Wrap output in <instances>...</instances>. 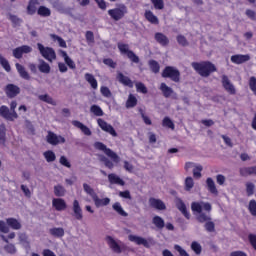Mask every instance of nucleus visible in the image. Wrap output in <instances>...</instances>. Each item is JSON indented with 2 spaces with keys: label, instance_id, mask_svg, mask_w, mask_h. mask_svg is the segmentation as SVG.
<instances>
[{
  "label": "nucleus",
  "instance_id": "nucleus-64",
  "mask_svg": "<svg viewBox=\"0 0 256 256\" xmlns=\"http://www.w3.org/2000/svg\"><path fill=\"white\" fill-rule=\"evenodd\" d=\"M249 241H250L252 247L256 250V235L250 234Z\"/></svg>",
  "mask_w": 256,
  "mask_h": 256
},
{
  "label": "nucleus",
  "instance_id": "nucleus-14",
  "mask_svg": "<svg viewBox=\"0 0 256 256\" xmlns=\"http://www.w3.org/2000/svg\"><path fill=\"white\" fill-rule=\"evenodd\" d=\"M222 85L227 93H229L230 95H235V86L233 85V83H231V80H229L227 76H222Z\"/></svg>",
  "mask_w": 256,
  "mask_h": 256
},
{
  "label": "nucleus",
  "instance_id": "nucleus-2",
  "mask_svg": "<svg viewBox=\"0 0 256 256\" xmlns=\"http://www.w3.org/2000/svg\"><path fill=\"white\" fill-rule=\"evenodd\" d=\"M192 67L199 73V75H201V77H209L211 73L217 71V68H215V65L211 62H193Z\"/></svg>",
  "mask_w": 256,
  "mask_h": 256
},
{
  "label": "nucleus",
  "instance_id": "nucleus-45",
  "mask_svg": "<svg viewBox=\"0 0 256 256\" xmlns=\"http://www.w3.org/2000/svg\"><path fill=\"white\" fill-rule=\"evenodd\" d=\"M54 194L56 195V197H64L65 196V188L61 185L55 186Z\"/></svg>",
  "mask_w": 256,
  "mask_h": 256
},
{
  "label": "nucleus",
  "instance_id": "nucleus-63",
  "mask_svg": "<svg viewBox=\"0 0 256 256\" xmlns=\"http://www.w3.org/2000/svg\"><path fill=\"white\" fill-rule=\"evenodd\" d=\"M175 251L179 252L180 256H189V253H187V251H185V249H183L181 246L179 245H175L174 246Z\"/></svg>",
  "mask_w": 256,
  "mask_h": 256
},
{
  "label": "nucleus",
  "instance_id": "nucleus-16",
  "mask_svg": "<svg viewBox=\"0 0 256 256\" xmlns=\"http://www.w3.org/2000/svg\"><path fill=\"white\" fill-rule=\"evenodd\" d=\"M52 207H54L56 211H65L67 209V202L62 198H54L52 200Z\"/></svg>",
  "mask_w": 256,
  "mask_h": 256
},
{
  "label": "nucleus",
  "instance_id": "nucleus-36",
  "mask_svg": "<svg viewBox=\"0 0 256 256\" xmlns=\"http://www.w3.org/2000/svg\"><path fill=\"white\" fill-rule=\"evenodd\" d=\"M137 105V97L135 95L130 94L127 101H126V107L127 109H131Z\"/></svg>",
  "mask_w": 256,
  "mask_h": 256
},
{
  "label": "nucleus",
  "instance_id": "nucleus-51",
  "mask_svg": "<svg viewBox=\"0 0 256 256\" xmlns=\"http://www.w3.org/2000/svg\"><path fill=\"white\" fill-rule=\"evenodd\" d=\"M19 241L23 247H29V238L27 237V234H20Z\"/></svg>",
  "mask_w": 256,
  "mask_h": 256
},
{
  "label": "nucleus",
  "instance_id": "nucleus-61",
  "mask_svg": "<svg viewBox=\"0 0 256 256\" xmlns=\"http://www.w3.org/2000/svg\"><path fill=\"white\" fill-rule=\"evenodd\" d=\"M60 163L64 166L67 167L68 169L71 168V162H69V159L65 156L60 157Z\"/></svg>",
  "mask_w": 256,
  "mask_h": 256
},
{
  "label": "nucleus",
  "instance_id": "nucleus-3",
  "mask_svg": "<svg viewBox=\"0 0 256 256\" xmlns=\"http://www.w3.org/2000/svg\"><path fill=\"white\" fill-rule=\"evenodd\" d=\"M108 15L113 21H121L127 15V6L120 4L118 7L108 10Z\"/></svg>",
  "mask_w": 256,
  "mask_h": 256
},
{
  "label": "nucleus",
  "instance_id": "nucleus-47",
  "mask_svg": "<svg viewBox=\"0 0 256 256\" xmlns=\"http://www.w3.org/2000/svg\"><path fill=\"white\" fill-rule=\"evenodd\" d=\"M191 249L192 251H194V253L196 255H201V251L203 250V248L201 247V244H199V242H192L191 244Z\"/></svg>",
  "mask_w": 256,
  "mask_h": 256
},
{
  "label": "nucleus",
  "instance_id": "nucleus-8",
  "mask_svg": "<svg viewBox=\"0 0 256 256\" xmlns=\"http://www.w3.org/2000/svg\"><path fill=\"white\" fill-rule=\"evenodd\" d=\"M129 241L135 243L136 245H143V247H151V238L145 239L141 236L130 234L128 236Z\"/></svg>",
  "mask_w": 256,
  "mask_h": 256
},
{
  "label": "nucleus",
  "instance_id": "nucleus-55",
  "mask_svg": "<svg viewBox=\"0 0 256 256\" xmlns=\"http://www.w3.org/2000/svg\"><path fill=\"white\" fill-rule=\"evenodd\" d=\"M248 209H249V212L251 213V215L256 217V201L255 200H251L249 202Z\"/></svg>",
  "mask_w": 256,
  "mask_h": 256
},
{
  "label": "nucleus",
  "instance_id": "nucleus-56",
  "mask_svg": "<svg viewBox=\"0 0 256 256\" xmlns=\"http://www.w3.org/2000/svg\"><path fill=\"white\" fill-rule=\"evenodd\" d=\"M136 91H138V93H143L145 95L147 93V87H145V84L137 82Z\"/></svg>",
  "mask_w": 256,
  "mask_h": 256
},
{
  "label": "nucleus",
  "instance_id": "nucleus-22",
  "mask_svg": "<svg viewBox=\"0 0 256 256\" xmlns=\"http://www.w3.org/2000/svg\"><path fill=\"white\" fill-rule=\"evenodd\" d=\"M149 204L154 208L158 209L159 211L165 210L166 206L165 203L159 199L156 198H150L149 199Z\"/></svg>",
  "mask_w": 256,
  "mask_h": 256
},
{
  "label": "nucleus",
  "instance_id": "nucleus-23",
  "mask_svg": "<svg viewBox=\"0 0 256 256\" xmlns=\"http://www.w3.org/2000/svg\"><path fill=\"white\" fill-rule=\"evenodd\" d=\"M6 95L8 97H16V95H19V87L13 85V84H9L6 87Z\"/></svg>",
  "mask_w": 256,
  "mask_h": 256
},
{
  "label": "nucleus",
  "instance_id": "nucleus-24",
  "mask_svg": "<svg viewBox=\"0 0 256 256\" xmlns=\"http://www.w3.org/2000/svg\"><path fill=\"white\" fill-rule=\"evenodd\" d=\"M207 189L212 195H219V191L217 190V186H215V181L211 178H207L206 180Z\"/></svg>",
  "mask_w": 256,
  "mask_h": 256
},
{
  "label": "nucleus",
  "instance_id": "nucleus-35",
  "mask_svg": "<svg viewBox=\"0 0 256 256\" xmlns=\"http://www.w3.org/2000/svg\"><path fill=\"white\" fill-rule=\"evenodd\" d=\"M16 69H17L20 77H22V79H27V80L30 79L29 73H27V71H25V68L23 66H21V64L17 63Z\"/></svg>",
  "mask_w": 256,
  "mask_h": 256
},
{
  "label": "nucleus",
  "instance_id": "nucleus-34",
  "mask_svg": "<svg viewBox=\"0 0 256 256\" xmlns=\"http://www.w3.org/2000/svg\"><path fill=\"white\" fill-rule=\"evenodd\" d=\"M160 90L162 91L164 97H171L173 95V89H171L167 84L162 83L160 85Z\"/></svg>",
  "mask_w": 256,
  "mask_h": 256
},
{
  "label": "nucleus",
  "instance_id": "nucleus-37",
  "mask_svg": "<svg viewBox=\"0 0 256 256\" xmlns=\"http://www.w3.org/2000/svg\"><path fill=\"white\" fill-rule=\"evenodd\" d=\"M37 13L40 17H49L51 15V10L45 6H40Z\"/></svg>",
  "mask_w": 256,
  "mask_h": 256
},
{
  "label": "nucleus",
  "instance_id": "nucleus-42",
  "mask_svg": "<svg viewBox=\"0 0 256 256\" xmlns=\"http://www.w3.org/2000/svg\"><path fill=\"white\" fill-rule=\"evenodd\" d=\"M201 171H203V166L201 164H196L193 168V176L196 179H201Z\"/></svg>",
  "mask_w": 256,
  "mask_h": 256
},
{
  "label": "nucleus",
  "instance_id": "nucleus-48",
  "mask_svg": "<svg viewBox=\"0 0 256 256\" xmlns=\"http://www.w3.org/2000/svg\"><path fill=\"white\" fill-rule=\"evenodd\" d=\"M184 185H185V191H190L193 187H195V182L191 177H187L185 179Z\"/></svg>",
  "mask_w": 256,
  "mask_h": 256
},
{
  "label": "nucleus",
  "instance_id": "nucleus-31",
  "mask_svg": "<svg viewBox=\"0 0 256 256\" xmlns=\"http://www.w3.org/2000/svg\"><path fill=\"white\" fill-rule=\"evenodd\" d=\"M60 53H61V55H62V57H63V59H64V61H65V63H66V65H68V67L70 68V69H75V62L69 57V55H67V52H65V51H60Z\"/></svg>",
  "mask_w": 256,
  "mask_h": 256
},
{
  "label": "nucleus",
  "instance_id": "nucleus-20",
  "mask_svg": "<svg viewBox=\"0 0 256 256\" xmlns=\"http://www.w3.org/2000/svg\"><path fill=\"white\" fill-rule=\"evenodd\" d=\"M108 180L111 185H120V187H123L125 185V181L119 177V175L115 173H111L108 175Z\"/></svg>",
  "mask_w": 256,
  "mask_h": 256
},
{
  "label": "nucleus",
  "instance_id": "nucleus-53",
  "mask_svg": "<svg viewBox=\"0 0 256 256\" xmlns=\"http://www.w3.org/2000/svg\"><path fill=\"white\" fill-rule=\"evenodd\" d=\"M246 193L248 196H251L255 193V184L248 182L246 183Z\"/></svg>",
  "mask_w": 256,
  "mask_h": 256
},
{
  "label": "nucleus",
  "instance_id": "nucleus-38",
  "mask_svg": "<svg viewBox=\"0 0 256 256\" xmlns=\"http://www.w3.org/2000/svg\"><path fill=\"white\" fill-rule=\"evenodd\" d=\"M39 99L40 101H44V103H48L49 105H57V102L47 94L40 95Z\"/></svg>",
  "mask_w": 256,
  "mask_h": 256
},
{
  "label": "nucleus",
  "instance_id": "nucleus-46",
  "mask_svg": "<svg viewBox=\"0 0 256 256\" xmlns=\"http://www.w3.org/2000/svg\"><path fill=\"white\" fill-rule=\"evenodd\" d=\"M51 39H53V41H57V43L59 44L60 47H63L64 49L67 47V42H65V40H63V38L52 34L51 35Z\"/></svg>",
  "mask_w": 256,
  "mask_h": 256
},
{
  "label": "nucleus",
  "instance_id": "nucleus-5",
  "mask_svg": "<svg viewBox=\"0 0 256 256\" xmlns=\"http://www.w3.org/2000/svg\"><path fill=\"white\" fill-rule=\"evenodd\" d=\"M37 47L42 57H44V59H47V61L51 62L57 59V55L55 54V50H53V48L45 47L41 43H38Z\"/></svg>",
  "mask_w": 256,
  "mask_h": 256
},
{
  "label": "nucleus",
  "instance_id": "nucleus-28",
  "mask_svg": "<svg viewBox=\"0 0 256 256\" xmlns=\"http://www.w3.org/2000/svg\"><path fill=\"white\" fill-rule=\"evenodd\" d=\"M38 69L41 73H51V66L44 60H39Z\"/></svg>",
  "mask_w": 256,
  "mask_h": 256
},
{
  "label": "nucleus",
  "instance_id": "nucleus-25",
  "mask_svg": "<svg viewBox=\"0 0 256 256\" xmlns=\"http://www.w3.org/2000/svg\"><path fill=\"white\" fill-rule=\"evenodd\" d=\"M145 19L149 21V23H152V25H159V18L153 14L150 10H147L145 12Z\"/></svg>",
  "mask_w": 256,
  "mask_h": 256
},
{
  "label": "nucleus",
  "instance_id": "nucleus-43",
  "mask_svg": "<svg viewBox=\"0 0 256 256\" xmlns=\"http://www.w3.org/2000/svg\"><path fill=\"white\" fill-rule=\"evenodd\" d=\"M90 111L96 115V117H103V110L98 105H92Z\"/></svg>",
  "mask_w": 256,
  "mask_h": 256
},
{
  "label": "nucleus",
  "instance_id": "nucleus-33",
  "mask_svg": "<svg viewBox=\"0 0 256 256\" xmlns=\"http://www.w3.org/2000/svg\"><path fill=\"white\" fill-rule=\"evenodd\" d=\"M85 80L91 85L92 89H97V79H95V76L92 74L86 73L85 74Z\"/></svg>",
  "mask_w": 256,
  "mask_h": 256
},
{
  "label": "nucleus",
  "instance_id": "nucleus-4",
  "mask_svg": "<svg viewBox=\"0 0 256 256\" xmlns=\"http://www.w3.org/2000/svg\"><path fill=\"white\" fill-rule=\"evenodd\" d=\"M95 149H98L99 151H103L107 157H110L112 159L113 163H119L121 161V158L117 155V153L113 152L111 149L107 148L105 144L101 142L94 143Z\"/></svg>",
  "mask_w": 256,
  "mask_h": 256
},
{
  "label": "nucleus",
  "instance_id": "nucleus-27",
  "mask_svg": "<svg viewBox=\"0 0 256 256\" xmlns=\"http://www.w3.org/2000/svg\"><path fill=\"white\" fill-rule=\"evenodd\" d=\"M6 223L8 227H11V229L19 230L21 229V222L15 218H8L6 219Z\"/></svg>",
  "mask_w": 256,
  "mask_h": 256
},
{
  "label": "nucleus",
  "instance_id": "nucleus-62",
  "mask_svg": "<svg viewBox=\"0 0 256 256\" xmlns=\"http://www.w3.org/2000/svg\"><path fill=\"white\" fill-rule=\"evenodd\" d=\"M0 231L1 233H9V226L3 220H0Z\"/></svg>",
  "mask_w": 256,
  "mask_h": 256
},
{
  "label": "nucleus",
  "instance_id": "nucleus-9",
  "mask_svg": "<svg viewBox=\"0 0 256 256\" xmlns=\"http://www.w3.org/2000/svg\"><path fill=\"white\" fill-rule=\"evenodd\" d=\"M97 123L99 127L102 129V131H105L106 133H109L112 137H117V132L115 131V128L111 126V124L105 122V120L99 118L97 120Z\"/></svg>",
  "mask_w": 256,
  "mask_h": 256
},
{
  "label": "nucleus",
  "instance_id": "nucleus-21",
  "mask_svg": "<svg viewBox=\"0 0 256 256\" xmlns=\"http://www.w3.org/2000/svg\"><path fill=\"white\" fill-rule=\"evenodd\" d=\"M92 199L94 201L95 207H97V208L107 207V205H109V203H111V199H109V198H99V196H97V194Z\"/></svg>",
  "mask_w": 256,
  "mask_h": 256
},
{
  "label": "nucleus",
  "instance_id": "nucleus-59",
  "mask_svg": "<svg viewBox=\"0 0 256 256\" xmlns=\"http://www.w3.org/2000/svg\"><path fill=\"white\" fill-rule=\"evenodd\" d=\"M100 93H102L103 97H111V90H109V88L106 86H102L100 88Z\"/></svg>",
  "mask_w": 256,
  "mask_h": 256
},
{
  "label": "nucleus",
  "instance_id": "nucleus-29",
  "mask_svg": "<svg viewBox=\"0 0 256 256\" xmlns=\"http://www.w3.org/2000/svg\"><path fill=\"white\" fill-rule=\"evenodd\" d=\"M117 79L123 85H126L127 87H133V82L131 81V79H129V77L123 75L122 73L118 74Z\"/></svg>",
  "mask_w": 256,
  "mask_h": 256
},
{
  "label": "nucleus",
  "instance_id": "nucleus-49",
  "mask_svg": "<svg viewBox=\"0 0 256 256\" xmlns=\"http://www.w3.org/2000/svg\"><path fill=\"white\" fill-rule=\"evenodd\" d=\"M149 67L153 73H159V70L161 69L159 66V63L155 60H150L149 61Z\"/></svg>",
  "mask_w": 256,
  "mask_h": 256
},
{
  "label": "nucleus",
  "instance_id": "nucleus-40",
  "mask_svg": "<svg viewBox=\"0 0 256 256\" xmlns=\"http://www.w3.org/2000/svg\"><path fill=\"white\" fill-rule=\"evenodd\" d=\"M153 224L158 228V229H163L165 227V221L163 218L159 216H155L153 218Z\"/></svg>",
  "mask_w": 256,
  "mask_h": 256
},
{
  "label": "nucleus",
  "instance_id": "nucleus-10",
  "mask_svg": "<svg viewBox=\"0 0 256 256\" xmlns=\"http://www.w3.org/2000/svg\"><path fill=\"white\" fill-rule=\"evenodd\" d=\"M0 115H1V117H4V119H7L8 121H15V119H17V117H19L17 115V112L9 111V107H7V106L0 107Z\"/></svg>",
  "mask_w": 256,
  "mask_h": 256
},
{
  "label": "nucleus",
  "instance_id": "nucleus-44",
  "mask_svg": "<svg viewBox=\"0 0 256 256\" xmlns=\"http://www.w3.org/2000/svg\"><path fill=\"white\" fill-rule=\"evenodd\" d=\"M50 233L54 237H63V235H65V230H63V228H52L50 229Z\"/></svg>",
  "mask_w": 256,
  "mask_h": 256
},
{
  "label": "nucleus",
  "instance_id": "nucleus-7",
  "mask_svg": "<svg viewBox=\"0 0 256 256\" xmlns=\"http://www.w3.org/2000/svg\"><path fill=\"white\" fill-rule=\"evenodd\" d=\"M162 77H168L169 79L177 83L179 81L180 73L177 68L167 66L162 72Z\"/></svg>",
  "mask_w": 256,
  "mask_h": 256
},
{
  "label": "nucleus",
  "instance_id": "nucleus-60",
  "mask_svg": "<svg viewBox=\"0 0 256 256\" xmlns=\"http://www.w3.org/2000/svg\"><path fill=\"white\" fill-rule=\"evenodd\" d=\"M5 251H7V253H10L11 255L17 253V248H15V245L13 244H8L5 246Z\"/></svg>",
  "mask_w": 256,
  "mask_h": 256
},
{
  "label": "nucleus",
  "instance_id": "nucleus-17",
  "mask_svg": "<svg viewBox=\"0 0 256 256\" xmlns=\"http://www.w3.org/2000/svg\"><path fill=\"white\" fill-rule=\"evenodd\" d=\"M249 59H251V56H249V54H236L231 56L232 63H235L236 65H241V63H247Z\"/></svg>",
  "mask_w": 256,
  "mask_h": 256
},
{
  "label": "nucleus",
  "instance_id": "nucleus-1",
  "mask_svg": "<svg viewBox=\"0 0 256 256\" xmlns=\"http://www.w3.org/2000/svg\"><path fill=\"white\" fill-rule=\"evenodd\" d=\"M191 209L194 215H196L197 221L205 223V221H211V204L209 202H193Z\"/></svg>",
  "mask_w": 256,
  "mask_h": 256
},
{
  "label": "nucleus",
  "instance_id": "nucleus-50",
  "mask_svg": "<svg viewBox=\"0 0 256 256\" xmlns=\"http://www.w3.org/2000/svg\"><path fill=\"white\" fill-rule=\"evenodd\" d=\"M241 175H253L256 173V168L255 167H250V168H242L240 170Z\"/></svg>",
  "mask_w": 256,
  "mask_h": 256
},
{
  "label": "nucleus",
  "instance_id": "nucleus-6",
  "mask_svg": "<svg viewBox=\"0 0 256 256\" xmlns=\"http://www.w3.org/2000/svg\"><path fill=\"white\" fill-rule=\"evenodd\" d=\"M118 49L122 55H126L132 63H139V56L135 52L129 50V45L118 43Z\"/></svg>",
  "mask_w": 256,
  "mask_h": 256
},
{
  "label": "nucleus",
  "instance_id": "nucleus-11",
  "mask_svg": "<svg viewBox=\"0 0 256 256\" xmlns=\"http://www.w3.org/2000/svg\"><path fill=\"white\" fill-rule=\"evenodd\" d=\"M46 139L50 145H59L61 143H65V138L63 136L57 135L53 132H48Z\"/></svg>",
  "mask_w": 256,
  "mask_h": 256
},
{
  "label": "nucleus",
  "instance_id": "nucleus-32",
  "mask_svg": "<svg viewBox=\"0 0 256 256\" xmlns=\"http://www.w3.org/2000/svg\"><path fill=\"white\" fill-rule=\"evenodd\" d=\"M112 209L118 213V215H121V217H127V212L123 209V206H121V203L116 202L112 205Z\"/></svg>",
  "mask_w": 256,
  "mask_h": 256
},
{
  "label": "nucleus",
  "instance_id": "nucleus-12",
  "mask_svg": "<svg viewBox=\"0 0 256 256\" xmlns=\"http://www.w3.org/2000/svg\"><path fill=\"white\" fill-rule=\"evenodd\" d=\"M106 241L110 247V249L114 250L115 253H121L122 249L125 247L124 244L122 243H118L117 241H115V239H113V237L108 236L106 238Z\"/></svg>",
  "mask_w": 256,
  "mask_h": 256
},
{
  "label": "nucleus",
  "instance_id": "nucleus-15",
  "mask_svg": "<svg viewBox=\"0 0 256 256\" xmlns=\"http://www.w3.org/2000/svg\"><path fill=\"white\" fill-rule=\"evenodd\" d=\"M72 125L74 127H76V129H80L81 132L83 133V135H86L87 137H91L92 132H91V129H89V127H87V125H85L77 120H73Z\"/></svg>",
  "mask_w": 256,
  "mask_h": 256
},
{
  "label": "nucleus",
  "instance_id": "nucleus-13",
  "mask_svg": "<svg viewBox=\"0 0 256 256\" xmlns=\"http://www.w3.org/2000/svg\"><path fill=\"white\" fill-rule=\"evenodd\" d=\"M32 51H33V48H31L30 46L24 45V46L14 49L13 56L16 59H21L23 57V55H25L27 53H31Z\"/></svg>",
  "mask_w": 256,
  "mask_h": 256
},
{
  "label": "nucleus",
  "instance_id": "nucleus-39",
  "mask_svg": "<svg viewBox=\"0 0 256 256\" xmlns=\"http://www.w3.org/2000/svg\"><path fill=\"white\" fill-rule=\"evenodd\" d=\"M83 189L85 193H87V195H89L92 199L97 195V193H95V190L87 183L83 184Z\"/></svg>",
  "mask_w": 256,
  "mask_h": 256
},
{
  "label": "nucleus",
  "instance_id": "nucleus-19",
  "mask_svg": "<svg viewBox=\"0 0 256 256\" xmlns=\"http://www.w3.org/2000/svg\"><path fill=\"white\" fill-rule=\"evenodd\" d=\"M73 212H74V217L78 221H81L83 219V210L81 209V205H79L78 200H74L73 202Z\"/></svg>",
  "mask_w": 256,
  "mask_h": 256
},
{
  "label": "nucleus",
  "instance_id": "nucleus-52",
  "mask_svg": "<svg viewBox=\"0 0 256 256\" xmlns=\"http://www.w3.org/2000/svg\"><path fill=\"white\" fill-rule=\"evenodd\" d=\"M0 64L2 65L3 69H5V71L7 72L11 71V66L9 65V61L3 58L1 54H0Z\"/></svg>",
  "mask_w": 256,
  "mask_h": 256
},
{
  "label": "nucleus",
  "instance_id": "nucleus-57",
  "mask_svg": "<svg viewBox=\"0 0 256 256\" xmlns=\"http://www.w3.org/2000/svg\"><path fill=\"white\" fill-rule=\"evenodd\" d=\"M152 5H154L155 9H163V7H165V4L163 2V0H151Z\"/></svg>",
  "mask_w": 256,
  "mask_h": 256
},
{
  "label": "nucleus",
  "instance_id": "nucleus-26",
  "mask_svg": "<svg viewBox=\"0 0 256 256\" xmlns=\"http://www.w3.org/2000/svg\"><path fill=\"white\" fill-rule=\"evenodd\" d=\"M155 39L157 43L165 47V45H169V38L165 36L163 33H156L155 34Z\"/></svg>",
  "mask_w": 256,
  "mask_h": 256
},
{
  "label": "nucleus",
  "instance_id": "nucleus-18",
  "mask_svg": "<svg viewBox=\"0 0 256 256\" xmlns=\"http://www.w3.org/2000/svg\"><path fill=\"white\" fill-rule=\"evenodd\" d=\"M176 207L186 219H191V214L189 213V211H187V206L185 205V203H183V200L178 199L176 201Z\"/></svg>",
  "mask_w": 256,
  "mask_h": 256
},
{
  "label": "nucleus",
  "instance_id": "nucleus-41",
  "mask_svg": "<svg viewBox=\"0 0 256 256\" xmlns=\"http://www.w3.org/2000/svg\"><path fill=\"white\" fill-rule=\"evenodd\" d=\"M44 157L48 163H53L56 159L55 152L51 150L44 152Z\"/></svg>",
  "mask_w": 256,
  "mask_h": 256
},
{
  "label": "nucleus",
  "instance_id": "nucleus-30",
  "mask_svg": "<svg viewBox=\"0 0 256 256\" xmlns=\"http://www.w3.org/2000/svg\"><path fill=\"white\" fill-rule=\"evenodd\" d=\"M37 5H39V1L37 0H31L27 7V13L29 15H35L37 11Z\"/></svg>",
  "mask_w": 256,
  "mask_h": 256
},
{
  "label": "nucleus",
  "instance_id": "nucleus-58",
  "mask_svg": "<svg viewBox=\"0 0 256 256\" xmlns=\"http://www.w3.org/2000/svg\"><path fill=\"white\" fill-rule=\"evenodd\" d=\"M249 87L251 91L254 93V95H256V78L255 77L250 78Z\"/></svg>",
  "mask_w": 256,
  "mask_h": 256
},
{
  "label": "nucleus",
  "instance_id": "nucleus-54",
  "mask_svg": "<svg viewBox=\"0 0 256 256\" xmlns=\"http://www.w3.org/2000/svg\"><path fill=\"white\" fill-rule=\"evenodd\" d=\"M163 127H168V129H175V124L173 121L169 119V117H165L162 122Z\"/></svg>",
  "mask_w": 256,
  "mask_h": 256
}]
</instances>
